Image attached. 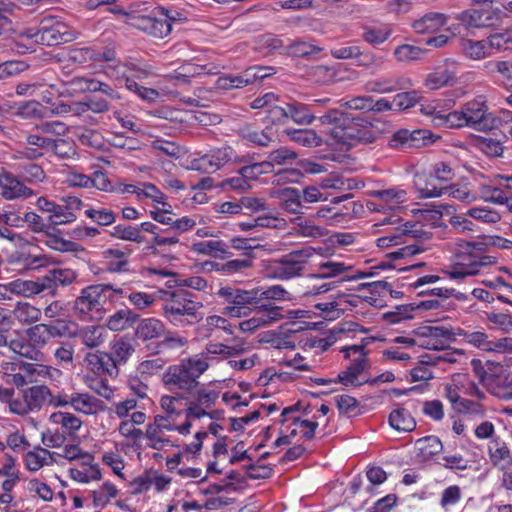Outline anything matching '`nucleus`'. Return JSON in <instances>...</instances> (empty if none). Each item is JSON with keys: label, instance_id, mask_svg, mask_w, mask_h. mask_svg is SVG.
I'll return each mask as SVG.
<instances>
[{"label": "nucleus", "instance_id": "e2e57ef3", "mask_svg": "<svg viewBox=\"0 0 512 512\" xmlns=\"http://www.w3.org/2000/svg\"><path fill=\"white\" fill-rule=\"evenodd\" d=\"M348 140L350 142L349 148L357 143H372L375 140V133L370 126H363L359 124L347 125Z\"/></svg>", "mask_w": 512, "mask_h": 512}, {"label": "nucleus", "instance_id": "2eb2a0df", "mask_svg": "<svg viewBox=\"0 0 512 512\" xmlns=\"http://www.w3.org/2000/svg\"><path fill=\"white\" fill-rule=\"evenodd\" d=\"M49 397H51V390L46 385H34L22 390L19 401L12 404L13 409L19 416L38 412L48 404Z\"/></svg>", "mask_w": 512, "mask_h": 512}, {"label": "nucleus", "instance_id": "f8f14e48", "mask_svg": "<svg viewBox=\"0 0 512 512\" xmlns=\"http://www.w3.org/2000/svg\"><path fill=\"white\" fill-rule=\"evenodd\" d=\"M161 413L156 416L166 420L171 424L188 425V432L191 433L193 426L186 404V397L181 393L165 394L159 399Z\"/></svg>", "mask_w": 512, "mask_h": 512}, {"label": "nucleus", "instance_id": "c756f323", "mask_svg": "<svg viewBox=\"0 0 512 512\" xmlns=\"http://www.w3.org/2000/svg\"><path fill=\"white\" fill-rule=\"evenodd\" d=\"M87 367L98 375L107 374L110 376L118 374V368L112 361V357L105 352H88L84 358Z\"/></svg>", "mask_w": 512, "mask_h": 512}, {"label": "nucleus", "instance_id": "6e6d98bb", "mask_svg": "<svg viewBox=\"0 0 512 512\" xmlns=\"http://www.w3.org/2000/svg\"><path fill=\"white\" fill-rule=\"evenodd\" d=\"M137 320V315L130 309H120L108 317L106 326L111 331H123Z\"/></svg>", "mask_w": 512, "mask_h": 512}, {"label": "nucleus", "instance_id": "c03bdc74", "mask_svg": "<svg viewBox=\"0 0 512 512\" xmlns=\"http://www.w3.org/2000/svg\"><path fill=\"white\" fill-rule=\"evenodd\" d=\"M289 119L298 125H309L315 120L310 104L292 101L286 104Z\"/></svg>", "mask_w": 512, "mask_h": 512}, {"label": "nucleus", "instance_id": "c9c22d12", "mask_svg": "<svg viewBox=\"0 0 512 512\" xmlns=\"http://www.w3.org/2000/svg\"><path fill=\"white\" fill-rule=\"evenodd\" d=\"M421 112L430 119V122L436 127L455 128L452 125L450 117L453 112H446L442 109V101L435 100L422 105Z\"/></svg>", "mask_w": 512, "mask_h": 512}, {"label": "nucleus", "instance_id": "72a5a7b5", "mask_svg": "<svg viewBox=\"0 0 512 512\" xmlns=\"http://www.w3.org/2000/svg\"><path fill=\"white\" fill-rule=\"evenodd\" d=\"M12 295L33 298L36 295L46 293L42 277L36 280L17 279L8 283Z\"/></svg>", "mask_w": 512, "mask_h": 512}, {"label": "nucleus", "instance_id": "f704fd0d", "mask_svg": "<svg viewBox=\"0 0 512 512\" xmlns=\"http://www.w3.org/2000/svg\"><path fill=\"white\" fill-rule=\"evenodd\" d=\"M12 167L26 185L40 184L47 179L44 168L35 162L14 163Z\"/></svg>", "mask_w": 512, "mask_h": 512}, {"label": "nucleus", "instance_id": "9b49d317", "mask_svg": "<svg viewBox=\"0 0 512 512\" xmlns=\"http://www.w3.org/2000/svg\"><path fill=\"white\" fill-rule=\"evenodd\" d=\"M456 335L461 337L463 342L483 352L490 353H512V338H493L485 330H469L459 328Z\"/></svg>", "mask_w": 512, "mask_h": 512}, {"label": "nucleus", "instance_id": "c85d7f7f", "mask_svg": "<svg viewBox=\"0 0 512 512\" xmlns=\"http://www.w3.org/2000/svg\"><path fill=\"white\" fill-rule=\"evenodd\" d=\"M271 195L280 199L281 208L288 213L302 214L304 210L308 209V206L302 203L300 190L297 188L275 190Z\"/></svg>", "mask_w": 512, "mask_h": 512}, {"label": "nucleus", "instance_id": "a211bd4d", "mask_svg": "<svg viewBox=\"0 0 512 512\" xmlns=\"http://www.w3.org/2000/svg\"><path fill=\"white\" fill-rule=\"evenodd\" d=\"M0 195L7 201L27 199L36 195V192L26 185L18 175L2 168L0 171Z\"/></svg>", "mask_w": 512, "mask_h": 512}, {"label": "nucleus", "instance_id": "9d476101", "mask_svg": "<svg viewBox=\"0 0 512 512\" xmlns=\"http://www.w3.org/2000/svg\"><path fill=\"white\" fill-rule=\"evenodd\" d=\"M174 20L176 17L166 8L158 7L149 15L133 17L131 24L154 38L163 39L170 34Z\"/></svg>", "mask_w": 512, "mask_h": 512}, {"label": "nucleus", "instance_id": "864d4df0", "mask_svg": "<svg viewBox=\"0 0 512 512\" xmlns=\"http://www.w3.org/2000/svg\"><path fill=\"white\" fill-rule=\"evenodd\" d=\"M388 239H391V243L393 246H397L403 243H407V238H420V239H429L430 234L422 230L421 227H418L416 224L406 223L404 228L400 231H395L386 235Z\"/></svg>", "mask_w": 512, "mask_h": 512}, {"label": "nucleus", "instance_id": "20e7f679", "mask_svg": "<svg viewBox=\"0 0 512 512\" xmlns=\"http://www.w3.org/2000/svg\"><path fill=\"white\" fill-rule=\"evenodd\" d=\"M104 284H92L80 290L72 306L74 315L81 321H98L105 315V304L109 299Z\"/></svg>", "mask_w": 512, "mask_h": 512}, {"label": "nucleus", "instance_id": "393cba45", "mask_svg": "<svg viewBox=\"0 0 512 512\" xmlns=\"http://www.w3.org/2000/svg\"><path fill=\"white\" fill-rule=\"evenodd\" d=\"M456 75V62L446 59L443 65L436 67L427 74L424 86L430 90H438L451 84Z\"/></svg>", "mask_w": 512, "mask_h": 512}, {"label": "nucleus", "instance_id": "dca6fc26", "mask_svg": "<svg viewBox=\"0 0 512 512\" xmlns=\"http://www.w3.org/2000/svg\"><path fill=\"white\" fill-rule=\"evenodd\" d=\"M368 195L375 199L366 203L367 209L373 212L396 210L408 199L406 190L399 187L369 191Z\"/></svg>", "mask_w": 512, "mask_h": 512}, {"label": "nucleus", "instance_id": "1a4fd4ad", "mask_svg": "<svg viewBox=\"0 0 512 512\" xmlns=\"http://www.w3.org/2000/svg\"><path fill=\"white\" fill-rule=\"evenodd\" d=\"M229 162L248 163L249 157L238 155L236 151L228 145L211 149L203 156L193 159L190 163V169L201 173H214L220 170Z\"/></svg>", "mask_w": 512, "mask_h": 512}, {"label": "nucleus", "instance_id": "4be33fe9", "mask_svg": "<svg viewBox=\"0 0 512 512\" xmlns=\"http://www.w3.org/2000/svg\"><path fill=\"white\" fill-rule=\"evenodd\" d=\"M413 81L406 76H381L365 82L367 93L388 94L413 87Z\"/></svg>", "mask_w": 512, "mask_h": 512}, {"label": "nucleus", "instance_id": "f03ea898", "mask_svg": "<svg viewBox=\"0 0 512 512\" xmlns=\"http://www.w3.org/2000/svg\"><path fill=\"white\" fill-rule=\"evenodd\" d=\"M163 316L176 327H186L199 320L198 311L202 308L200 302L194 301L191 295L183 290L162 291Z\"/></svg>", "mask_w": 512, "mask_h": 512}, {"label": "nucleus", "instance_id": "79ce46f5", "mask_svg": "<svg viewBox=\"0 0 512 512\" xmlns=\"http://www.w3.org/2000/svg\"><path fill=\"white\" fill-rule=\"evenodd\" d=\"M191 251L198 255L224 259L230 254L226 244L221 240L199 241L191 245Z\"/></svg>", "mask_w": 512, "mask_h": 512}, {"label": "nucleus", "instance_id": "f3484780", "mask_svg": "<svg viewBox=\"0 0 512 512\" xmlns=\"http://www.w3.org/2000/svg\"><path fill=\"white\" fill-rule=\"evenodd\" d=\"M219 393L213 389L200 388L190 397H186L188 417L190 420L204 417L212 418L211 410L214 407Z\"/></svg>", "mask_w": 512, "mask_h": 512}, {"label": "nucleus", "instance_id": "8fccbe9b", "mask_svg": "<svg viewBox=\"0 0 512 512\" xmlns=\"http://www.w3.org/2000/svg\"><path fill=\"white\" fill-rule=\"evenodd\" d=\"M243 351V345L239 343L234 345H226L218 342H209L206 344L205 350L199 355H203L206 361H208L209 356H221L222 358H229L239 355Z\"/></svg>", "mask_w": 512, "mask_h": 512}, {"label": "nucleus", "instance_id": "cd10ccee", "mask_svg": "<svg viewBox=\"0 0 512 512\" xmlns=\"http://www.w3.org/2000/svg\"><path fill=\"white\" fill-rule=\"evenodd\" d=\"M76 278V272L68 268L52 269L45 276H42L46 294L50 296H56L59 286H68Z\"/></svg>", "mask_w": 512, "mask_h": 512}, {"label": "nucleus", "instance_id": "aec40b11", "mask_svg": "<svg viewBox=\"0 0 512 512\" xmlns=\"http://www.w3.org/2000/svg\"><path fill=\"white\" fill-rule=\"evenodd\" d=\"M282 312L279 306L261 305L253 317L239 323V329L243 333H253L284 319Z\"/></svg>", "mask_w": 512, "mask_h": 512}, {"label": "nucleus", "instance_id": "680f3d73", "mask_svg": "<svg viewBox=\"0 0 512 512\" xmlns=\"http://www.w3.org/2000/svg\"><path fill=\"white\" fill-rule=\"evenodd\" d=\"M134 352V347L131 341L127 338H119L111 344L112 361L115 367L119 364H125Z\"/></svg>", "mask_w": 512, "mask_h": 512}, {"label": "nucleus", "instance_id": "4468645a", "mask_svg": "<svg viewBox=\"0 0 512 512\" xmlns=\"http://www.w3.org/2000/svg\"><path fill=\"white\" fill-rule=\"evenodd\" d=\"M75 39L71 28L56 16H46L40 22V44L56 46Z\"/></svg>", "mask_w": 512, "mask_h": 512}, {"label": "nucleus", "instance_id": "f257e3e1", "mask_svg": "<svg viewBox=\"0 0 512 512\" xmlns=\"http://www.w3.org/2000/svg\"><path fill=\"white\" fill-rule=\"evenodd\" d=\"M456 245L455 260L444 270L452 280L462 281L476 276L483 268L496 263L495 257L485 254L487 245L483 241L459 240Z\"/></svg>", "mask_w": 512, "mask_h": 512}, {"label": "nucleus", "instance_id": "de8ad7c7", "mask_svg": "<svg viewBox=\"0 0 512 512\" xmlns=\"http://www.w3.org/2000/svg\"><path fill=\"white\" fill-rule=\"evenodd\" d=\"M54 463V453L45 448H36L25 455V465L29 471L36 472L44 466Z\"/></svg>", "mask_w": 512, "mask_h": 512}, {"label": "nucleus", "instance_id": "e433bc0d", "mask_svg": "<svg viewBox=\"0 0 512 512\" xmlns=\"http://www.w3.org/2000/svg\"><path fill=\"white\" fill-rule=\"evenodd\" d=\"M449 335L448 330L443 327H425L418 340V346L428 350H441Z\"/></svg>", "mask_w": 512, "mask_h": 512}, {"label": "nucleus", "instance_id": "6ab92c4d", "mask_svg": "<svg viewBox=\"0 0 512 512\" xmlns=\"http://www.w3.org/2000/svg\"><path fill=\"white\" fill-rule=\"evenodd\" d=\"M435 142L434 135L425 129H400L392 134L388 145L394 149L418 148Z\"/></svg>", "mask_w": 512, "mask_h": 512}, {"label": "nucleus", "instance_id": "bb28decb", "mask_svg": "<svg viewBox=\"0 0 512 512\" xmlns=\"http://www.w3.org/2000/svg\"><path fill=\"white\" fill-rule=\"evenodd\" d=\"M71 408L75 412L94 416L105 410V403L88 392H73Z\"/></svg>", "mask_w": 512, "mask_h": 512}, {"label": "nucleus", "instance_id": "58836bf2", "mask_svg": "<svg viewBox=\"0 0 512 512\" xmlns=\"http://www.w3.org/2000/svg\"><path fill=\"white\" fill-rule=\"evenodd\" d=\"M448 17L443 13L431 12L412 23L413 30L418 34L434 33L446 25Z\"/></svg>", "mask_w": 512, "mask_h": 512}, {"label": "nucleus", "instance_id": "49530a36", "mask_svg": "<svg viewBox=\"0 0 512 512\" xmlns=\"http://www.w3.org/2000/svg\"><path fill=\"white\" fill-rule=\"evenodd\" d=\"M392 33V26L387 23L367 26L363 29L362 39L372 46H378L386 42Z\"/></svg>", "mask_w": 512, "mask_h": 512}, {"label": "nucleus", "instance_id": "603ef678", "mask_svg": "<svg viewBox=\"0 0 512 512\" xmlns=\"http://www.w3.org/2000/svg\"><path fill=\"white\" fill-rule=\"evenodd\" d=\"M25 246L28 250H22L17 252L15 255V260L19 263H22L26 269H37L40 267H44L48 264L47 258L42 254H36L32 250H37V248L30 243H25Z\"/></svg>", "mask_w": 512, "mask_h": 512}, {"label": "nucleus", "instance_id": "a18cd8bd", "mask_svg": "<svg viewBox=\"0 0 512 512\" xmlns=\"http://www.w3.org/2000/svg\"><path fill=\"white\" fill-rule=\"evenodd\" d=\"M417 457L422 461H428L443 449V444L436 436H427L418 439L415 443Z\"/></svg>", "mask_w": 512, "mask_h": 512}, {"label": "nucleus", "instance_id": "412c9836", "mask_svg": "<svg viewBox=\"0 0 512 512\" xmlns=\"http://www.w3.org/2000/svg\"><path fill=\"white\" fill-rule=\"evenodd\" d=\"M444 195L465 204H470L477 200V194L472 192L467 184H452L441 188L426 186L419 189V196L423 199L436 198Z\"/></svg>", "mask_w": 512, "mask_h": 512}, {"label": "nucleus", "instance_id": "5fc2aeb1", "mask_svg": "<svg viewBox=\"0 0 512 512\" xmlns=\"http://www.w3.org/2000/svg\"><path fill=\"white\" fill-rule=\"evenodd\" d=\"M78 336L86 347L93 349L105 342L106 330L99 325L86 326L80 329Z\"/></svg>", "mask_w": 512, "mask_h": 512}, {"label": "nucleus", "instance_id": "423d86ee", "mask_svg": "<svg viewBox=\"0 0 512 512\" xmlns=\"http://www.w3.org/2000/svg\"><path fill=\"white\" fill-rule=\"evenodd\" d=\"M316 252L315 248L306 247L283 255L272 261L267 272L271 278L278 280H290L303 274L305 266Z\"/></svg>", "mask_w": 512, "mask_h": 512}, {"label": "nucleus", "instance_id": "774afa93", "mask_svg": "<svg viewBox=\"0 0 512 512\" xmlns=\"http://www.w3.org/2000/svg\"><path fill=\"white\" fill-rule=\"evenodd\" d=\"M389 423L392 428L398 431H412L416 423L410 413L405 409H397L390 413Z\"/></svg>", "mask_w": 512, "mask_h": 512}, {"label": "nucleus", "instance_id": "b1692460", "mask_svg": "<svg viewBox=\"0 0 512 512\" xmlns=\"http://www.w3.org/2000/svg\"><path fill=\"white\" fill-rule=\"evenodd\" d=\"M295 411L296 409L293 406L284 408L281 413V423L285 424L291 421V424L287 426V431L290 435L295 436L300 434L306 439H312L318 427V423L316 421L300 419L299 417L293 416Z\"/></svg>", "mask_w": 512, "mask_h": 512}, {"label": "nucleus", "instance_id": "a878e982", "mask_svg": "<svg viewBox=\"0 0 512 512\" xmlns=\"http://www.w3.org/2000/svg\"><path fill=\"white\" fill-rule=\"evenodd\" d=\"M368 330L354 321H343L338 323L331 331V335L325 338H319L313 341L312 347L326 351L332 346L336 340L337 335H355L357 333H367Z\"/></svg>", "mask_w": 512, "mask_h": 512}, {"label": "nucleus", "instance_id": "338daca9", "mask_svg": "<svg viewBox=\"0 0 512 512\" xmlns=\"http://www.w3.org/2000/svg\"><path fill=\"white\" fill-rule=\"evenodd\" d=\"M69 474L73 480L80 483L99 481L102 477L99 466L88 462L83 463L81 469L71 468Z\"/></svg>", "mask_w": 512, "mask_h": 512}, {"label": "nucleus", "instance_id": "473e14b6", "mask_svg": "<svg viewBox=\"0 0 512 512\" xmlns=\"http://www.w3.org/2000/svg\"><path fill=\"white\" fill-rule=\"evenodd\" d=\"M49 421L58 426L61 433L68 437H74L82 427V420L71 412L57 411L49 416Z\"/></svg>", "mask_w": 512, "mask_h": 512}, {"label": "nucleus", "instance_id": "4c0bfd02", "mask_svg": "<svg viewBox=\"0 0 512 512\" xmlns=\"http://www.w3.org/2000/svg\"><path fill=\"white\" fill-rule=\"evenodd\" d=\"M460 50L468 59L479 61L492 55L488 40H473L469 38L460 39Z\"/></svg>", "mask_w": 512, "mask_h": 512}, {"label": "nucleus", "instance_id": "4d7b16f0", "mask_svg": "<svg viewBox=\"0 0 512 512\" xmlns=\"http://www.w3.org/2000/svg\"><path fill=\"white\" fill-rule=\"evenodd\" d=\"M150 148L158 155H164L173 159H179L184 154L183 148L176 142L159 137L151 141Z\"/></svg>", "mask_w": 512, "mask_h": 512}, {"label": "nucleus", "instance_id": "ea45409f", "mask_svg": "<svg viewBox=\"0 0 512 512\" xmlns=\"http://www.w3.org/2000/svg\"><path fill=\"white\" fill-rule=\"evenodd\" d=\"M255 77L253 70H245L238 75L226 74L220 76L216 81V85L222 90L240 89L253 84Z\"/></svg>", "mask_w": 512, "mask_h": 512}, {"label": "nucleus", "instance_id": "bf43d9fd", "mask_svg": "<svg viewBox=\"0 0 512 512\" xmlns=\"http://www.w3.org/2000/svg\"><path fill=\"white\" fill-rule=\"evenodd\" d=\"M9 348L15 354L34 361H42L43 353L29 340L15 339L9 344Z\"/></svg>", "mask_w": 512, "mask_h": 512}, {"label": "nucleus", "instance_id": "7c9ffc66", "mask_svg": "<svg viewBox=\"0 0 512 512\" xmlns=\"http://www.w3.org/2000/svg\"><path fill=\"white\" fill-rule=\"evenodd\" d=\"M352 270V266L344 262L326 260L318 263L315 270L310 273V279L331 280Z\"/></svg>", "mask_w": 512, "mask_h": 512}, {"label": "nucleus", "instance_id": "5701e85b", "mask_svg": "<svg viewBox=\"0 0 512 512\" xmlns=\"http://www.w3.org/2000/svg\"><path fill=\"white\" fill-rule=\"evenodd\" d=\"M65 205L55 203L48 214V221L53 226L68 225L77 220L76 210L81 209L83 202L76 196H67L63 198Z\"/></svg>", "mask_w": 512, "mask_h": 512}, {"label": "nucleus", "instance_id": "ddd939ff", "mask_svg": "<svg viewBox=\"0 0 512 512\" xmlns=\"http://www.w3.org/2000/svg\"><path fill=\"white\" fill-rule=\"evenodd\" d=\"M345 358L351 361L350 365L339 373V381L346 386H358L359 376L368 368V359L364 346L351 345L341 349Z\"/></svg>", "mask_w": 512, "mask_h": 512}, {"label": "nucleus", "instance_id": "3c124183", "mask_svg": "<svg viewBox=\"0 0 512 512\" xmlns=\"http://www.w3.org/2000/svg\"><path fill=\"white\" fill-rule=\"evenodd\" d=\"M163 289H156L151 293L132 290L128 294V300L138 310H144L161 300Z\"/></svg>", "mask_w": 512, "mask_h": 512}, {"label": "nucleus", "instance_id": "37998d69", "mask_svg": "<svg viewBox=\"0 0 512 512\" xmlns=\"http://www.w3.org/2000/svg\"><path fill=\"white\" fill-rule=\"evenodd\" d=\"M488 454L491 463L502 470L506 464L512 463L510 450L499 437L493 439L488 445Z\"/></svg>", "mask_w": 512, "mask_h": 512}, {"label": "nucleus", "instance_id": "0e129e2a", "mask_svg": "<svg viewBox=\"0 0 512 512\" xmlns=\"http://www.w3.org/2000/svg\"><path fill=\"white\" fill-rule=\"evenodd\" d=\"M488 45L492 54L512 50V35L509 27L490 34L487 37Z\"/></svg>", "mask_w": 512, "mask_h": 512}, {"label": "nucleus", "instance_id": "052dcab7", "mask_svg": "<svg viewBox=\"0 0 512 512\" xmlns=\"http://www.w3.org/2000/svg\"><path fill=\"white\" fill-rule=\"evenodd\" d=\"M20 369L24 370L26 374L30 377V383L36 382L38 378L52 379L54 378L55 375H58L60 373L59 370L56 368L38 363L22 362L20 364Z\"/></svg>", "mask_w": 512, "mask_h": 512}, {"label": "nucleus", "instance_id": "13d9d810", "mask_svg": "<svg viewBox=\"0 0 512 512\" xmlns=\"http://www.w3.org/2000/svg\"><path fill=\"white\" fill-rule=\"evenodd\" d=\"M287 135L290 140L304 147H318L324 143V140L313 129H294L288 130Z\"/></svg>", "mask_w": 512, "mask_h": 512}, {"label": "nucleus", "instance_id": "6e6552de", "mask_svg": "<svg viewBox=\"0 0 512 512\" xmlns=\"http://www.w3.org/2000/svg\"><path fill=\"white\" fill-rule=\"evenodd\" d=\"M176 432L181 436H187L188 425H176L166 420L154 416L153 421L147 424L145 429V439L147 446L154 450H164L167 447L177 446L175 440L171 438L170 433Z\"/></svg>", "mask_w": 512, "mask_h": 512}, {"label": "nucleus", "instance_id": "a19ab883", "mask_svg": "<svg viewBox=\"0 0 512 512\" xmlns=\"http://www.w3.org/2000/svg\"><path fill=\"white\" fill-rule=\"evenodd\" d=\"M165 328V324L160 319L144 318L137 325L136 335L143 341H149L162 337Z\"/></svg>", "mask_w": 512, "mask_h": 512}, {"label": "nucleus", "instance_id": "2f4dec72", "mask_svg": "<svg viewBox=\"0 0 512 512\" xmlns=\"http://www.w3.org/2000/svg\"><path fill=\"white\" fill-rule=\"evenodd\" d=\"M147 415L143 411H135L131 414V418L122 420L118 425L119 434L125 439L137 441L142 437L145 438V432L136 426L146 422Z\"/></svg>", "mask_w": 512, "mask_h": 512}, {"label": "nucleus", "instance_id": "0eeeda50", "mask_svg": "<svg viewBox=\"0 0 512 512\" xmlns=\"http://www.w3.org/2000/svg\"><path fill=\"white\" fill-rule=\"evenodd\" d=\"M217 295L227 304L223 308L222 314L230 318L245 317L250 313L249 306L258 304L255 288L245 290L223 286L219 288Z\"/></svg>", "mask_w": 512, "mask_h": 512}, {"label": "nucleus", "instance_id": "7ed1b4c3", "mask_svg": "<svg viewBox=\"0 0 512 512\" xmlns=\"http://www.w3.org/2000/svg\"><path fill=\"white\" fill-rule=\"evenodd\" d=\"M209 368L203 355H193L168 367L163 382L169 388L192 391L199 386V378Z\"/></svg>", "mask_w": 512, "mask_h": 512}, {"label": "nucleus", "instance_id": "09e8293b", "mask_svg": "<svg viewBox=\"0 0 512 512\" xmlns=\"http://www.w3.org/2000/svg\"><path fill=\"white\" fill-rule=\"evenodd\" d=\"M206 265H210L213 270L224 275H233L250 269L253 266V257L247 256L241 259L229 260L225 263L207 262Z\"/></svg>", "mask_w": 512, "mask_h": 512}, {"label": "nucleus", "instance_id": "69168bd1", "mask_svg": "<svg viewBox=\"0 0 512 512\" xmlns=\"http://www.w3.org/2000/svg\"><path fill=\"white\" fill-rule=\"evenodd\" d=\"M14 317L22 324H32L40 320L41 310L28 302H18L13 310Z\"/></svg>", "mask_w": 512, "mask_h": 512}, {"label": "nucleus", "instance_id": "39448f33", "mask_svg": "<svg viewBox=\"0 0 512 512\" xmlns=\"http://www.w3.org/2000/svg\"><path fill=\"white\" fill-rule=\"evenodd\" d=\"M450 120L455 128L471 127L485 131L492 128L494 119L489 112L486 97L478 95L466 102L459 110L453 111Z\"/></svg>", "mask_w": 512, "mask_h": 512}]
</instances>
